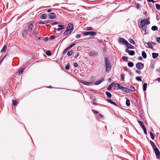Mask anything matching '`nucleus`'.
Masks as SVG:
<instances>
[{"mask_svg":"<svg viewBox=\"0 0 160 160\" xmlns=\"http://www.w3.org/2000/svg\"><path fill=\"white\" fill-rule=\"evenodd\" d=\"M92 111L93 112V113L95 114H97L98 113V112L95 110H92Z\"/></svg>","mask_w":160,"mask_h":160,"instance_id":"nucleus-51","label":"nucleus"},{"mask_svg":"<svg viewBox=\"0 0 160 160\" xmlns=\"http://www.w3.org/2000/svg\"><path fill=\"white\" fill-rule=\"evenodd\" d=\"M123 60H124L125 62H127L128 61V58L126 56H124L122 57Z\"/></svg>","mask_w":160,"mask_h":160,"instance_id":"nucleus-41","label":"nucleus"},{"mask_svg":"<svg viewBox=\"0 0 160 160\" xmlns=\"http://www.w3.org/2000/svg\"><path fill=\"white\" fill-rule=\"evenodd\" d=\"M69 49L67 47L66 48L63 52L62 53L63 54H65L68 50Z\"/></svg>","mask_w":160,"mask_h":160,"instance_id":"nucleus-46","label":"nucleus"},{"mask_svg":"<svg viewBox=\"0 0 160 160\" xmlns=\"http://www.w3.org/2000/svg\"><path fill=\"white\" fill-rule=\"evenodd\" d=\"M114 83V82H112L107 88V89L108 90L111 91L112 90V88L113 86Z\"/></svg>","mask_w":160,"mask_h":160,"instance_id":"nucleus-17","label":"nucleus"},{"mask_svg":"<svg viewBox=\"0 0 160 160\" xmlns=\"http://www.w3.org/2000/svg\"><path fill=\"white\" fill-rule=\"evenodd\" d=\"M142 29L144 31V34H146V30L147 28V25H145L144 24H143V25L142 26Z\"/></svg>","mask_w":160,"mask_h":160,"instance_id":"nucleus-16","label":"nucleus"},{"mask_svg":"<svg viewBox=\"0 0 160 160\" xmlns=\"http://www.w3.org/2000/svg\"><path fill=\"white\" fill-rule=\"evenodd\" d=\"M33 28V25L32 24H30L28 27V30L29 32H32Z\"/></svg>","mask_w":160,"mask_h":160,"instance_id":"nucleus-13","label":"nucleus"},{"mask_svg":"<svg viewBox=\"0 0 160 160\" xmlns=\"http://www.w3.org/2000/svg\"><path fill=\"white\" fill-rule=\"evenodd\" d=\"M130 90L131 91L134 92L135 90V88L133 86H131L130 88Z\"/></svg>","mask_w":160,"mask_h":160,"instance_id":"nucleus-42","label":"nucleus"},{"mask_svg":"<svg viewBox=\"0 0 160 160\" xmlns=\"http://www.w3.org/2000/svg\"><path fill=\"white\" fill-rule=\"evenodd\" d=\"M136 79L137 81L141 82L142 81L141 78L139 76H138L136 77Z\"/></svg>","mask_w":160,"mask_h":160,"instance_id":"nucleus-43","label":"nucleus"},{"mask_svg":"<svg viewBox=\"0 0 160 160\" xmlns=\"http://www.w3.org/2000/svg\"><path fill=\"white\" fill-rule=\"evenodd\" d=\"M76 44V43H72V44H71L70 45L68 48V49H70V48H71L73 46H74Z\"/></svg>","mask_w":160,"mask_h":160,"instance_id":"nucleus-38","label":"nucleus"},{"mask_svg":"<svg viewBox=\"0 0 160 160\" xmlns=\"http://www.w3.org/2000/svg\"><path fill=\"white\" fill-rule=\"evenodd\" d=\"M48 39V37H46L44 39V40L46 42L47 41Z\"/></svg>","mask_w":160,"mask_h":160,"instance_id":"nucleus-64","label":"nucleus"},{"mask_svg":"<svg viewBox=\"0 0 160 160\" xmlns=\"http://www.w3.org/2000/svg\"><path fill=\"white\" fill-rule=\"evenodd\" d=\"M28 32V30L26 29H23L22 32V35L23 38H25L26 37Z\"/></svg>","mask_w":160,"mask_h":160,"instance_id":"nucleus-12","label":"nucleus"},{"mask_svg":"<svg viewBox=\"0 0 160 160\" xmlns=\"http://www.w3.org/2000/svg\"><path fill=\"white\" fill-rule=\"evenodd\" d=\"M63 28H58L57 29V30L58 31H60Z\"/></svg>","mask_w":160,"mask_h":160,"instance_id":"nucleus-63","label":"nucleus"},{"mask_svg":"<svg viewBox=\"0 0 160 160\" xmlns=\"http://www.w3.org/2000/svg\"><path fill=\"white\" fill-rule=\"evenodd\" d=\"M55 38V35H52L50 36L49 37V39L51 40H52L54 39Z\"/></svg>","mask_w":160,"mask_h":160,"instance_id":"nucleus-50","label":"nucleus"},{"mask_svg":"<svg viewBox=\"0 0 160 160\" xmlns=\"http://www.w3.org/2000/svg\"><path fill=\"white\" fill-rule=\"evenodd\" d=\"M12 102L13 105H14V106H17V105L18 103V102L14 100H13L12 101Z\"/></svg>","mask_w":160,"mask_h":160,"instance_id":"nucleus-39","label":"nucleus"},{"mask_svg":"<svg viewBox=\"0 0 160 160\" xmlns=\"http://www.w3.org/2000/svg\"><path fill=\"white\" fill-rule=\"evenodd\" d=\"M105 93L108 98H111L112 95L110 92H108L107 91L105 92Z\"/></svg>","mask_w":160,"mask_h":160,"instance_id":"nucleus-21","label":"nucleus"},{"mask_svg":"<svg viewBox=\"0 0 160 160\" xmlns=\"http://www.w3.org/2000/svg\"><path fill=\"white\" fill-rule=\"evenodd\" d=\"M128 41L130 43H132L133 45H134L135 44V41L132 38L129 39L128 40Z\"/></svg>","mask_w":160,"mask_h":160,"instance_id":"nucleus-34","label":"nucleus"},{"mask_svg":"<svg viewBox=\"0 0 160 160\" xmlns=\"http://www.w3.org/2000/svg\"><path fill=\"white\" fill-rule=\"evenodd\" d=\"M80 55V53H79L78 52H77L76 53V55L75 56V58L76 59Z\"/></svg>","mask_w":160,"mask_h":160,"instance_id":"nucleus-52","label":"nucleus"},{"mask_svg":"<svg viewBox=\"0 0 160 160\" xmlns=\"http://www.w3.org/2000/svg\"><path fill=\"white\" fill-rule=\"evenodd\" d=\"M69 31H70L68 28H67L65 30L63 34V35L64 36H65L66 35H68V33H67V32H69Z\"/></svg>","mask_w":160,"mask_h":160,"instance_id":"nucleus-24","label":"nucleus"},{"mask_svg":"<svg viewBox=\"0 0 160 160\" xmlns=\"http://www.w3.org/2000/svg\"><path fill=\"white\" fill-rule=\"evenodd\" d=\"M155 154L156 155V158L158 159L160 158V152L158 148H155V150H153Z\"/></svg>","mask_w":160,"mask_h":160,"instance_id":"nucleus-5","label":"nucleus"},{"mask_svg":"<svg viewBox=\"0 0 160 160\" xmlns=\"http://www.w3.org/2000/svg\"><path fill=\"white\" fill-rule=\"evenodd\" d=\"M89 56H97L98 55V52L95 51H91L89 54Z\"/></svg>","mask_w":160,"mask_h":160,"instance_id":"nucleus-11","label":"nucleus"},{"mask_svg":"<svg viewBox=\"0 0 160 160\" xmlns=\"http://www.w3.org/2000/svg\"><path fill=\"white\" fill-rule=\"evenodd\" d=\"M86 30L88 31L92 30L93 28L91 27H87L86 28Z\"/></svg>","mask_w":160,"mask_h":160,"instance_id":"nucleus-48","label":"nucleus"},{"mask_svg":"<svg viewBox=\"0 0 160 160\" xmlns=\"http://www.w3.org/2000/svg\"><path fill=\"white\" fill-rule=\"evenodd\" d=\"M65 68L67 70H68L70 68V63H68L65 66Z\"/></svg>","mask_w":160,"mask_h":160,"instance_id":"nucleus-36","label":"nucleus"},{"mask_svg":"<svg viewBox=\"0 0 160 160\" xmlns=\"http://www.w3.org/2000/svg\"><path fill=\"white\" fill-rule=\"evenodd\" d=\"M144 22V21L143 20H142V21L140 22V24L139 25V28H142V25H143V24H144V23H143Z\"/></svg>","mask_w":160,"mask_h":160,"instance_id":"nucleus-44","label":"nucleus"},{"mask_svg":"<svg viewBox=\"0 0 160 160\" xmlns=\"http://www.w3.org/2000/svg\"><path fill=\"white\" fill-rule=\"evenodd\" d=\"M125 98L126 99V105L127 106H129L130 105V100L127 98L125 97Z\"/></svg>","mask_w":160,"mask_h":160,"instance_id":"nucleus-20","label":"nucleus"},{"mask_svg":"<svg viewBox=\"0 0 160 160\" xmlns=\"http://www.w3.org/2000/svg\"><path fill=\"white\" fill-rule=\"evenodd\" d=\"M47 17V15L45 14H42L40 16V18L41 19H45Z\"/></svg>","mask_w":160,"mask_h":160,"instance_id":"nucleus-30","label":"nucleus"},{"mask_svg":"<svg viewBox=\"0 0 160 160\" xmlns=\"http://www.w3.org/2000/svg\"><path fill=\"white\" fill-rule=\"evenodd\" d=\"M150 142L153 150H155V148H157L156 147V145L152 141L150 140Z\"/></svg>","mask_w":160,"mask_h":160,"instance_id":"nucleus-15","label":"nucleus"},{"mask_svg":"<svg viewBox=\"0 0 160 160\" xmlns=\"http://www.w3.org/2000/svg\"><path fill=\"white\" fill-rule=\"evenodd\" d=\"M152 58L155 59L158 56L159 54L158 53L153 52L152 53Z\"/></svg>","mask_w":160,"mask_h":160,"instance_id":"nucleus-19","label":"nucleus"},{"mask_svg":"<svg viewBox=\"0 0 160 160\" xmlns=\"http://www.w3.org/2000/svg\"><path fill=\"white\" fill-rule=\"evenodd\" d=\"M144 64L141 62H138L136 64V68L139 70H141L143 69L144 68Z\"/></svg>","mask_w":160,"mask_h":160,"instance_id":"nucleus-4","label":"nucleus"},{"mask_svg":"<svg viewBox=\"0 0 160 160\" xmlns=\"http://www.w3.org/2000/svg\"><path fill=\"white\" fill-rule=\"evenodd\" d=\"M118 42L120 44L126 45L128 48L134 49V47L133 46L129 43L126 40L122 38H118Z\"/></svg>","mask_w":160,"mask_h":160,"instance_id":"nucleus-1","label":"nucleus"},{"mask_svg":"<svg viewBox=\"0 0 160 160\" xmlns=\"http://www.w3.org/2000/svg\"><path fill=\"white\" fill-rule=\"evenodd\" d=\"M142 55L144 58H147V55L144 51H142Z\"/></svg>","mask_w":160,"mask_h":160,"instance_id":"nucleus-23","label":"nucleus"},{"mask_svg":"<svg viewBox=\"0 0 160 160\" xmlns=\"http://www.w3.org/2000/svg\"><path fill=\"white\" fill-rule=\"evenodd\" d=\"M125 75L121 73L120 75L121 78V80L122 81H124V77Z\"/></svg>","mask_w":160,"mask_h":160,"instance_id":"nucleus-33","label":"nucleus"},{"mask_svg":"<svg viewBox=\"0 0 160 160\" xmlns=\"http://www.w3.org/2000/svg\"><path fill=\"white\" fill-rule=\"evenodd\" d=\"M128 67H132L134 66L133 63L132 62H129L128 63Z\"/></svg>","mask_w":160,"mask_h":160,"instance_id":"nucleus-32","label":"nucleus"},{"mask_svg":"<svg viewBox=\"0 0 160 160\" xmlns=\"http://www.w3.org/2000/svg\"><path fill=\"white\" fill-rule=\"evenodd\" d=\"M125 52L126 53H128V54L131 56L134 55L135 53V52L133 50H130L129 51V50L128 49H126L125 50Z\"/></svg>","mask_w":160,"mask_h":160,"instance_id":"nucleus-8","label":"nucleus"},{"mask_svg":"<svg viewBox=\"0 0 160 160\" xmlns=\"http://www.w3.org/2000/svg\"><path fill=\"white\" fill-rule=\"evenodd\" d=\"M149 133H150V137H151V138H152V139H154V135L152 133V132H149Z\"/></svg>","mask_w":160,"mask_h":160,"instance_id":"nucleus-37","label":"nucleus"},{"mask_svg":"<svg viewBox=\"0 0 160 160\" xmlns=\"http://www.w3.org/2000/svg\"><path fill=\"white\" fill-rule=\"evenodd\" d=\"M120 90L123 92L128 93L130 92V89L127 88L123 87L122 86L121 87Z\"/></svg>","mask_w":160,"mask_h":160,"instance_id":"nucleus-6","label":"nucleus"},{"mask_svg":"<svg viewBox=\"0 0 160 160\" xmlns=\"http://www.w3.org/2000/svg\"><path fill=\"white\" fill-rule=\"evenodd\" d=\"M147 45L148 47H146L147 48H149L150 49H152L153 48V47L151 42H148L147 43Z\"/></svg>","mask_w":160,"mask_h":160,"instance_id":"nucleus-27","label":"nucleus"},{"mask_svg":"<svg viewBox=\"0 0 160 160\" xmlns=\"http://www.w3.org/2000/svg\"><path fill=\"white\" fill-rule=\"evenodd\" d=\"M143 130L144 131V134H145L146 135L147 134V131L146 128L144 129Z\"/></svg>","mask_w":160,"mask_h":160,"instance_id":"nucleus-57","label":"nucleus"},{"mask_svg":"<svg viewBox=\"0 0 160 160\" xmlns=\"http://www.w3.org/2000/svg\"><path fill=\"white\" fill-rule=\"evenodd\" d=\"M58 24V22H56L53 23H51V25H55L57 24Z\"/></svg>","mask_w":160,"mask_h":160,"instance_id":"nucleus-58","label":"nucleus"},{"mask_svg":"<svg viewBox=\"0 0 160 160\" xmlns=\"http://www.w3.org/2000/svg\"><path fill=\"white\" fill-rule=\"evenodd\" d=\"M156 41L157 42L160 43V37H158L156 38Z\"/></svg>","mask_w":160,"mask_h":160,"instance_id":"nucleus-54","label":"nucleus"},{"mask_svg":"<svg viewBox=\"0 0 160 160\" xmlns=\"http://www.w3.org/2000/svg\"><path fill=\"white\" fill-rule=\"evenodd\" d=\"M46 54L48 56H50L51 55L52 53L50 51H47V52L46 53Z\"/></svg>","mask_w":160,"mask_h":160,"instance_id":"nucleus-47","label":"nucleus"},{"mask_svg":"<svg viewBox=\"0 0 160 160\" xmlns=\"http://www.w3.org/2000/svg\"><path fill=\"white\" fill-rule=\"evenodd\" d=\"M104 80V79L103 78H101V79L99 80L98 81H96L95 82V85H98L102 82H103Z\"/></svg>","mask_w":160,"mask_h":160,"instance_id":"nucleus-14","label":"nucleus"},{"mask_svg":"<svg viewBox=\"0 0 160 160\" xmlns=\"http://www.w3.org/2000/svg\"><path fill=\"white\" fill-rule=\"evenodd\" d=\"M151 29L152 31H155L158 30V28L156 26H153L152 27Z\"/></svg>","mask_w":160,"mask_h":160,"instance_id":"nucleus-31","label":"nucleus"},{"mask_svg":"<svg viewBox=\"0 0 160 160\" xmlns=\"http://www.w3.org/2000/svg\"><path fill=\"white\" fill-rule=\"evenodd\" d=\"M81 35H82L81 34H77L76 36V38H80L81 36Z\"/></svg>","mask_w":160,"mask_h":160,"instance_id":"nucleus-53","label":"nucleus"},{"mask_svg":"<svg viewBox=\"0 0 160 160\" xmlns=\"http://www.w3.org/2000/svg\"><path fill=\"white\" fill-rule=\"evenodd\" d=\"M107 101L110 103L115 105V106H118V105L115 103V102H113L111 99H107Z\"/></svg>","mask_w":160,"mask_h":160,"instance_id":"nucleus-18","label":"nucleus"},{"mask_svg":"<svg viewBox=\"0 0 160 160\" xmlns=\"http://www.w3.org/2000/svg\"><path fill=\"white\" fill-rule=\"evenodd\" d=\"M143 20L144 21L143 23L144 25H146V24L149 25L150 24V22L149 21H147L146 19H144L143 20Z\"/></svg>","mask_w":160,"mask_h":160,"instance_id":"nucleus-26","label":"nucleus"},{"mask_svg":"<svg viewBox=\"0 0 160 160\" xmlns=\"http://www.w3.org/2000/svg\"><path fill=\"white\" fill-rule=\"evenodd\" d=\"M105 63L106 67V72H109L111 70L112 66L110 61L107 58H105Z\"/></svg>","mask_w":160,"mask_h":160,"instance_id":"nucleus-2","label":"nucleus"},{"mask_svg":"<svg viewBox=\"0 0 160 160\" xmlns=\"http://www.w3.org/2000/svg\"><path fill=\"white\" fill-rule=\"evenodd\" d=\"M82 83L85 85H88L92 83V82H88L84 81H82Z\"/></svg>","mask_w":160,"mask_h":160,"instance_id":"nucleus-22","label":"nucleus"},{"mask_svg":"<svg viewBox=\"0 0 160 160\" xmlns=\"http://www.w3.org/2000/svg\"><path fill=\"white\" fill-rule=\"evenodd\" d=\"M114 89L115 90L120 89L122 85L118 83H114Z\"/></svg>","mask_w":160,"mask_h":160,"instance_id":"nucleus-9","label":"nucleus"},{"mask_svg":"<svg viewBox=\"0 0 160 160\" xmlns=\"http://www.w3.org/2000/svg\"><path fill=\"white\" fill-rule=\"evenodd\" d=\"M73 66H74V67H77L78 66V64H77V63L76 62H75L74 64H73Z\"/></svg>","mask_w":160,"mask_h":160,"instance_id":"nucleus-60","label":"nucleus"},{"mask_svg":"<svg viewBox=\"0 0 160 160\" xmlns=\"http://www.w3.org/2000/svg\"><path fill=\"white\" fill-rule=\"evenodd\" d=\"M138 122L139 124V125H140V126L141 127H142L143 125H144V124L143 122H142V121H138Z\"/></svg>","mask_w":160,"mask_h":160,"instance_id":"nucleus-45","label":"nucleus"},{"mask_svg":"<svg viewBox=\"0 0 160 160\" xmlns=\"http://www.w3.org/2000/svg\"><path fill=\"white\" fill-rule=\"evenodd\" d=\"M6 56V55H5L2 58V59L0 60V65L1 64V63L2 62V61H3V60H4V58H5V57Z\"/></svg>","mask_w":160,"mask_h":160,"instance_id":"nucleus-55","label":"nucleus"},{"mask_svg":"<svg viewBox=\"0 0 160 160\" xmlns=\"http://www.w3.org/2000/svg\"><path fill=\"white\" fill-rule=\"evenodd\" d=\"M25 68H21L19 71L18 72V75H21L23 72Z\"/></svg>","mask_w":160,"mask_h":160,"instance_id":"nucleus-29","label":"nucleus"},{"mask_svg":"<svg viewBox=\"0 0 160 160\" xmlns=\"http://www.w3.org/2000/svg\"><path fill=\"white\" fill-rule=\"evenodd\" d=\"M155 6L156 9L158 10H159L160 9V5L159 4H155Z\"/></svg>","mask_w":160,"mask_h":160,"instance_id":"nucleus-40","label":"nucleus"},{"mask_svg":"<svg viewBox=\"0 0 160 160\" xmlns=\"http://www.w3.org/2000/svg\"><path fill=\"white\" fill-rule=\"evenodd\" d=\"M147 83H144L143 85V90L144 91H146L147 88Z\"/></svg>","mask_w":160,"mask_h":160,"instance_id":"nucleus-25","label":"nucleus"},{"mask_svg":"<svg viewBox=\"0 0 160 160\" xmlns=\"http://www.w3.org/2000/svg\"><path fill=\"white\" fill-rule=\"evenodd\" d=\"M96 101L97 100L96 98L94 99L93 100V102H92V104L95 105H98L97 103H95V102H96Z\"/></svg>","mask_w":160,"mask_h":160,"instance_id":"nucleus-49","label":"nucleus"},{"mask_svg":"<svg viewBox=\"0 0 160 160\" xmlns=\"http://www.w3.org/2000/svg\"><path fill=\"white\" fill-rule=\"evenodd\" d=\"M136 72L138 73V74H141V71H139V70H136Z\"/></svg>","mask_w":160,"mask_h":160,"instance_id":"nucleus-61","label":"nucleus"},{"mask_svg":"<svg viewBox=\"0 0 160 160\" xmlns=\"http://www.w3.org/2000/svg\"><path fill=\"white\" fill-rule=\"evenodd\" d=\"M48 18L50 19H53L56 18V15L54 12H51L48 15Z\"/></svg>","mask_w":160,"mask_h":160,"instance_id":"nucleus-10","label":"nucleus"},{"mask_svg":"<svg viewBox=\"0 0 160 160\" xmlns=\"http://www.w3.org/2000/svg\"><path fill=\"white\" fill-rule=\"evenodd\" d=\"M73 25L72 23H69L68 24V26L67 28H68V29L70 30V32H72L73 29Z\"/></svg>","mask_w":160,"mask_h":160,"instance_id":"nucleus-7","label":"nucleus"},{"mask_svg":"<svg viewBox=\"0 0 160 160\" xmlns=\"http://www.w3.org/2000/svg\"><path fill=\"white\" fill-rule=\"evenodd\" d=\"M97 33L94 32H84L83 33H81V34H83L84 36H87L90 35L91 36H93L96 35Z\"/></svg>","mask_w":160,"mask_h":160,"instance_id":"nucleus-3","label":"nucleus"},{"mask_svg":"<svg viewBox=\"0 0 160 160\" xmlns=\"http://www.w3.org/2000/svg\"><path fill=\"white\" fill-rule=\"evenodd\" d=\"M58 27H59V28H64V26L63 25H59L58 26Z\"/></svg>","mask_w":160,"mask_h":160,"instance_id":"nucleus-59","label":"nucleus"},{"mask_svg":"<svg viewBox=\"0 0 160 160\" xmlns=\"http://www.w3.org/2000/svg\"><path fill=\"white\" fill-rule=\"evenodd\" d=\"M140 4L139 3H138L137 4L136 8L137 9H138L140 7Z\"/></svg>","mask_w":160,"mask_h":160,"instance_id":"nucleus-62","label":"nucleus"},{"mask_svg":"<svg viewBox=\"0 0 160 160\" xmlns=\"http://www.w3.org/2000/svg\"><path fill=\"white\" fill-rule=\"evenodd\" d=\"M6 48H7V46H6V45H5L3 46V47L2 48V49L1 51V52L2 53V52H5L6 51Z\"/></svg>","mask_w":160,"mask_h":160,"instance_id":"nucleus-28","label":"nucleus"},{"mask_svg":"<svg viewBox=\"0 0 160 160\" xmlns=\"http://www.w3.org/2000/svg\"><path fill=\"white\" fill-rule=\"evenodd\" d=\"M38 24H45V23H44V22H42V21H40L38 22Z\"/></svg>","mask_w":160,"mask_h":160,"instance_id":"nucleus-56","label":"nucleus"},{"mask_svg":"<svg viewBox=\"0 0 160 160\" xmlns=\"http://www.w3.org/2000/svg\"><path fill=\"white\" fill-rule=\"evenodd\" d=\"M73 53V51L72 50H70L67 53V55L69 56H71Z\"/></svg>","mask_w":160,"mask_h":160,"instance_id":"nucleus-35","label":"nucleus"}]
</instances>
